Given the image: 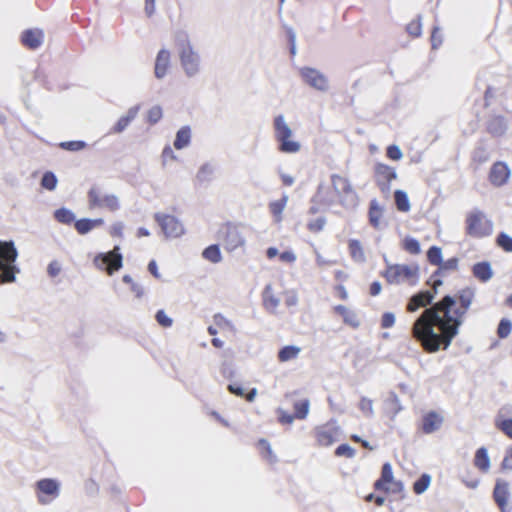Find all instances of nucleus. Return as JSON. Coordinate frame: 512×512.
Segmentation results:
<instances>
[{
	"instance_id": "20",
	"label": "nucleus",
	"mask_w": 512,
	"mask_h": 512,
	"mask_svg": "<svg viewBox=\"0 0 512 512\" xmlns=\"http://www.w3.org/2000/svg\"><path fill=\"white\" fill-rule=\"evenodd\" d=\"M43 39L44 34L40 29H27L21 34V43L31 50L39 48L43 43Z\"/></svg>"
},
{
	"instance_id": "47",
	"label": "nucleus",
	"mask_w": 512,
	"mask_h": 512,
	"mask_svg": "<svg viewBox=\"0 0 512 512\" xmlns=\"http://www.w3.org/2000/svg\"><path fill=\"white\" fill-rule=\"evenodd\" d=\"M100 208H107L110 211H116L119 208L118 199L114 195H104Z\"/></svg>"
},
{
	"instance_id": "62",
	"label": "nucleus",
	"mask_w": 512,
	"mask_h": 512,
	"mask_svg": "<svg viewBox=\"0 0 512 512\" xmlns=\"http://www.w3.org/2000/svg\"><path fill=\"white\" fill-rule=\"evenodd\" d=\"M395 323V316L391 312H386L382 315L381 318V327L384 329L390 328Z\"/></svg>"
},
{
	"instance_id": "50",
	"label": "nucleus",
	"mask_w": 512,
	"mask_h": 512,
	"mask_svg": "<svg viewBox=\"0 0 512 512\" xmlns=\"http://www.w3.org/2000/svg\"><path fill=\"white\" fill-rule=\"evenodd\" d=\"M162 109L160 106H153L147 112V122L151 125L156 124L162 118Z\"/></svg>"
},
{
	"instance_id": "22",
	"label": "nucleus",
	"mask_w": 512,
	"mask_h": 512,
	"mask_svg": "<svg viewBox=\"0 0 512 512\" xmlns=\"http://www.w3.org/2000/svg\"><path fill=\"white\" fill-rule=\"evenodd\" d=\"M170 66V52L168 50L162 49L158 52L156 60H155V68L154 73L157 78H163L169 69Z\"/></svg>"
},
{
	"instance_id": "8",
	"label": "nucleus",
	"mask_w": 512,
	"mask_h": 512,
	"mask_svg": "<svg viewBox=\"0 0 512 512\" xmlns=\"http://www.w3.org/2000/svg\"><path fill=\"white\" fill-rule=\"evenodd\" d=\"M154 218L168 238H178L185 232L183 224L175 216L156 213Z\"/></svg>"
},
{
	"instance_id": "7",
	"label": "nucleus",
	"mask_w": 512,
	"mask_h": 512,
	"mask_svg": "<svg viewBox=\"0 0 512 512\" xmlns=\"http://www.w3.org/2000/svg\"><path fill=\"white\" fill-rule=\"evenodd\" d=\"M218 235L227 251H233L244 244L239 226L234 223L227 222L223 224L218 231Z\"/></svg>"
},
{
	"instance_id": "9",
	"label": "nucleus",
	"mask_w": 512,
	"mask_h": 512,
	"mask_svg": "<svg viewBox=\"0 0 512 512\" xmlns=\"http://www.w3.org/2000/svg\"><path fill=\"white\" fill-rule=\"evenodd\" d=\"M437 267V270L427 280V285L433 290H438L443 285L442 278L446 277L449 272L458 270L459 259L457 257L449 258L446 261H442Z\"/></svg>"
},
{
	"instance_id": "38",
	"label": "nucleus",
	"mask_w": 512,
	"mask_h": 512,
	"mask_svg": "<svg viewBox=\"0 0 512 512\" xmlns=\"http://www.w3.org/2000/svg\"><path fill=\"white\" fill-rule=\"evenodd\" d=\"M287 197L284 196L277 201H273L269 204V209L271 214L274 216L276 222H280L282 220V212L286 206Z\"/></svg>"
},
{
	"instance_id": "1",
	"label": "nucleus",
	"mask_w": 512,
	"mask_h": 512,
	"mask_svg": "<svg viewBox=\"0 0 512 512\" xmlns=\"http://www.w3.org/2000/svg\"><path fill=\"white\" fill-rule=\"evenodd\" d=\"M476 300V288L465 286L425 309L412 326V335L427 353L446 350L458 335Z\"/></svg>"
},
{
	"instance_id": "14",
	"label": "nucleus",
	"mask_w": 512,
	"mask_h": 512,
	"mask_svg": "<svg viewBox=\"0 0 512 512\" xmlns=\"http://www.w3.org/2000/svg\"><path fill=\"white\" fill-rule=\"evenodd\" d=\"M299 74L303 81L310 87L320 91H325L328 89L327 77L317 69L311 67H302L299 70Z\"/></svg>"
},
{
	"instance_id": "54",
	"label": "nucleus",
	"mask_w": 512,
	"mask_h": 512,
	"mask_svg": "<svg viewBox=\"0 0 512 512\" xmlns=\"http://www.w3.org/2000/svg\"><path fill=\"white\" fill-rule=\"evenodd\" d=\"M387 404L389 405L392 416H395L402 409L399 398L395 393L390 394Z\"/></svg>"
},
{
	"instance_id": "6",
	"label": "nucleus",
	"mask_w": 512,
	"mask_h": 512,
	"mask_svg": "<svg viewBox=\"0 0 512 512\" xmlns=\"http://www.w3.org/2000/svg\"><path fill=\"white\" fill-rule=\"evenodd\" d=\"M382 275L389 284H398L405 280H413L414 282L418 278V267L393 264L387 266Z\"/></svg>"
},
{
	"instance_id": "27",
	"label": "nucleus",
	"mask_w": 512,
	"mask_h": 512,
	"mask_svg": "<svg viewBox=\"0 0 512 512\" xmlns=\"http://www.w3.org/2000/svg\"><path fill=\"white\" fill-rule=\"evenodd\" d=\"M334 312L343 318V322L352 328H358L360 321L357 315L343 305H337L333 308Z\"/></svg>"
},
{
	"instance_id": "29",
	"label": "nucleus",
	"mask_w": 512,
	"mask_h": 512,
	"mask_svg": "<svg viewBox=\"0 0 512 512\" xmlns=\"http://www.w3.org/2000/svg\"><path fill=\"white\" fill-rule=\"evenodd\" d=\"M472 273L481 282H486L492 277V270L488 262L476 263L472 267Z\"/></svg>"
},
{
	"instance_id": "25",
	"label": "nucleus",
	"mask_w": 512,
	"mask_h": 512,
	"mask_svg": "<svg viewBox=\"0 0 512 512\" xmlns=\"http://www.w3.org/2000/svg\"><path fill=\"white\" fill-rule=\"evenodd\" d=\"M473 464L482 473H487L489 471L490 458L485 447H480L476 450Z\"/></svg>"
},
{
	"instance_id": "55",
	"label": "nucleus",
	"mask_w": 512,
	"mask_h": 512,
	"mask_svg": "<svg viewBox=\"0 0 512 512\" xmlns=\"http://www.w3.org/2000/svg\"><path fill=\"white\" fill-rule=\"evenodd\" d=\"M326 220L323 217L316 218L314 220H311L307 224V228L310 232L318 233L320 232L324 226H325Z\"/></svg>"
},
{
	"instance_id": "34",
	"label": "nucleus",
	"mask_w": 512,
	"mask_h": 512,
	"mask_svg": "<svg viewBox=\"0 0 512 512\" xmlns=\"http://www.w3.org/2000/svg\"><path fill=\"white\" fill-rule=\"evenodd\" d=\"M228 390L236 396L244 397L248 402H252L257 393L255 388L251 389L248 393H245L244 388L238 383L229 384Z\"/></svg>"
},
{
	"instance_id": "24",
	"label": "nucleus",
	"mask_w": 512,
	"mask_h": 512,
	"mask_svg": "<svg viewBox=\"0 0 512 512\" xmlns=\"http://www.w3.org/2000/svg\"><path fill=\"white\" fill-rule=\"evenodd\" d=\"M138 112H139V106L131 107L127 111L126 115H124L118 119L116 124L111 129V132L117 134V133H121L122 131H124L129 126V124L136 118Z\"/></svg>"
},
{
	"instance_id": "44",
	"label": "nucleus",
	"mask_w": 512,
	"mask_h": 512,
	"mask_svg": "<svg viewBox=\"0 0 512 512\" xmlns=\"http://www.w3.org/2000/svg\"><path fill=\"white\" fill-rule=\"evenodd\" d=\"M55 218L58 222L63 224H71L72 222H75L74 214L70 210L65 208L56 210Z\"/></svg>"
},
{
	"instance_id": "57",
	"label": "nucleus",
	"mask_w": 512,
	"mask_h": 512,
	"mask_svg": "<svg viewBox=\"0 0 512 512\" xmlns=\"http://www.w3.org/2000/svg\"><path fill=\"white\" fill-rule=\"evenodd\" d=\"M386 156L391 160L398 161L402 158L403 154L398 146L390 145L386 149Z\"/></svg>"
},
{
	"instance_id": "49",
	"label": "nucleus",
	"mask_w": 512,
	"mask_h": 512,
	"mask_svg": "<svg viewBox=\"0 0 512 512\" xmlns=\"http://www.w3.org/2000/svg\"><path fill=\"white\" fill-rule=\"evenodd\" d=\"M56 185V176L52 172H46L41 179V186L47 190H54Z\"/></svg>"
},
{
	"instance_id": "42",
	"label": "nucleus",
	"mask_w": 512,
	"mask_h": 512,
	"mask_svg": "<svg viewBox=\"0 0 512 512\" xmlns=\"http://www.w3.org/2000/svg\"><path fill=\"white\" fill-rule=\"evenodd\" d=\"M427 260L430 264L438 266L442 260V250L438 246H432L427 251Z\"/></svg>"
},
{
	"instance_id": "3",
	"label": "nucleus",
	"mask_w": 512,
	"mask_h": 512,
	"mask_svg": "<svg viewBox=\"0 0 512 512\" xmlns=\"http://www.w3.org/2000/svg\"><path fill=\"white\" fill-rule=\"evenodd\" d=\"M18 256V252L14 246V243L1 242L0 241V282L10 283L15 280V273L17 268L14 265Z\"/></svg>"
},
{
	"instance_id": "64",
	"label": "nucleus",
	"mask_w": 512,
	"mask_h": 512,
	"mask_svg": "<svg viewBox=\"0 0 512 512\" xmlns=\"http://www.w3.org/2000/svg\"><path fill=\"white\" fill-rule=\"evenodd\" d=\"M462 481L468 488H471V489L476 488L480 482L478 478L470 476V475L463 477Z\"/></svg>"
},
{
	"instance_id": "56",
	"label": "nucleus",
	"mask_w": 512,
	"mask_h": 512,
	"mask_svg": "<svg viewBox=\"0 0 512 512\" xmlns=\"http://www.w3.org/2000/svg\"><path fill=\"white\" fill-rule=\"evenodd\" d=\"M335 455L352 458L355 455V450L352 447H350L348 444H341L336 448Z\"/></svg>"
},
{
	"instance_id": "5",
	"label": "nucleus",
	"mask_w": 512,
	"mask_h": 512,
	"mask_svg": "<svg viewBox=\"0 0 512 512\" xmlns=\"http://www.w3.org/2000/svg\"><path fill=\"white\" fill-rule=\"evenodd\" d=\"M376 491L386 494H398L403 491V485L400 481L396 480L393 475V469L389 462L382 465L381 475L373 485Z\"/></svg>"
},
{
	"instance_id": "48",
	"label": "nucleus",
	"mask_w": 512,
	"mask_h": 512,
	"mask_svg": "<svg viewBox=\"0 0 512 512\" xmlns=\"http://www.w3.org/2000/svg\"><path fill=\"white\" fill-rule=\"evenodd\" d=\"M408 34L414 38L419 37L422 32V25L419 18L413 19L406 26Z\"/></svg>"
},
{
	"instance_id": "52",
	"label": "nucleus",
	"mask_w": 512,
	"mask_h": 512,
	"mask_svg": "<svg viewBox=\"0 0 512 512\" xmlns=\"http://www.w3.org/2000/svg\"><path fill=\"white\" fill-rule=\"evenodd\" d=\"M60 148L67 150V151H79L86 147V143L84 141H66L61 142L59 144Z\"/></svg>"
},
{
	"instance_id": "59",
	"label": "nucleus",
	"mask_w": 512,
	"mask_h": 512,
	"mask_svg": "<svg viewBox=\"0 0 512 512\" xmlns=\"http://www.w3.org/2000/svg\"><path fill=\"white\" fill-rule=\"evenodd\" d=\"M500 466L504 471L512 470V445L506 449L505 456Z\"/></svg>"
},
{
	"instance_id": "51",
	"label": "nucleus",
	"mask_w": 512,
	"mask_h": 512,
	"mask_svg": "<svg viewBox=\"0 0 512 512\" xmlns=\"http://www.w3.org/2000/svg\"><path fill=\"white\" fill-rule=\"evenodd\" d=\"M512 330V323L508 319H502L497 328V335L499 338H506Z\"/></svg>"
},
{
	"instance_id": "43",
	"label": "nucleus",
	"mask_w": 512,
	"mask_h": 512,
	"mask_svg": "<svg viewBox=\"0 0 512 512\" xmlns=\"http://www.w3.org/2000/svg\"><path fill=\"white\" fill-rule=\"evenodd\" d=\"M431 478L428 474H423L413 485V491L415 494H422L430 485Z\"/></svg>"
},
{
	"instance_id": "46",
	"label": "nucleus",
	"mask_w": 512,
	"mask_h": 512,
	"mask_svg": "<svg viewBox=\"0 0 512 512\" xmlns=\"http://www.w3.org/2000/svg\"><path fill=\"white\" fill-rule=\"evenodd\" d=\"M496 244L505 252H512V237L501 232L496 238Z\"/></svg>"
},
{
	"instance_id": "35",
	"label": "nucleus",
	"mask_w": 512,
	"mask_h": 512,
	"mask_svg": "<svg viewBox=\"0 0 512 512\" xmlns=\"http://www.w3.org/2000/svg\"><path fill=\"white\" fill-rule=\"evenodd\" d=\"M395 205L398 211L408 212L411 208L409 198L406 192L402 190H396L394 192Z\"/></svg>"
},
{
	"instance_id": "39",
	"label": "nucleus",
	"mask_w": 512,
	"mask_h": 512,
	"mask_svg": "<svg viewBox=\"0 0 512 512\" xmlns=\"http://www.w3.org/2000/svg\"><path fill=\"white\" fill-rule=\"evenodd\" d=\"M309 407L310 402L308 399H302L299 401H296L293 404L294 409V415L296 416V419L302 420L305 419L309 413Z\"/></svg>"
},
{
	"instance_id": "58",
	"label": "nucleus",
	"mask_w": 512,
	"mask_h": 512,
	"mask_svg": "<svg viewBox=\"0 0 512 512\" xmlns=\"http://www.w3.org/2000/svg\"><path fill=\"white\" fill-rule=\"evenodd\" d=\"M498 128H499L500 133H502L505 128L504 127V118L501 116L495 117L493 119V121L489 125V131L491 133H496V132H498Z\"/></svg>"
},
{
	"instance_id": "15",
	"label": "nucleus",
	"mask_w": 512,
	"mask_h": 512,
	"mask_svg": "<svg viewBox=\"0 0 512 512\" xmlns=\"http://www.w3.org/2000/svg\"><path fill=\"white\" fill-rule=\"evenodd\" d=\"M37 497L41 504H47L59 494V484L56 480L45 478L36 483Z\"/></svg>"
},
{
	"instance_id": "40",
	"label": "nucleus",
	"mask_w": 512,
	"mask_h": 512,
	"mask_svg": "<svg viewBox=\"0 0 512 512\" xmlns=\"http://www.w3.org/2000/svg\"><path fill=\"white\" fill-rule=\"evenodd\" d=\"M402 248L412 255H417L421 252L418 240L412 237H406L402 242Z\"/></svg>"
},
{
	"instance_id": "26",
	"label": "nucleus",
	"mask_w": 512,
	"mask_h": 512,
	"mask_svg": "<svg viewBox=\"0 0 512 512\" xmlns=\"http://www.w3.org/2000/svg\"><path fill=\"white\" fill-rule=\"evenodd\" d=\"M214 325L208 327V333L215 336L219 332L233 331V325L221 314H216L213 317Z\"/></svg>"
},
{
	"instance_id": "45",
	"label": "nucleus",
	"mask_w": 512,
	"mask_h": 512,
	"mask_svg": "<svg viewBox=\"0 0 512 512\" xmlns=\"http://www.w3.org/2000/svg\"><path fill=\"white\" fill-rule=\"evenodd\" d=\"M495 426L503 432L508 438L512 439V419H496Z\"/></svg>"
},
{
	"instance_id": "10",
	"label": "nucleus",
	"mask_w": 512,
	"mask_h": 512,
	"mask_svg": "<svg viewBox=\"0 0 512 512\" xmlns=\"http://www.w3.org/2000/svg\"><path fill=\"white\" fill-rule=\"evenodd\" d=\"M373 172L374 180L379 189L382 192L389 191L392 181L397 178L395 168L385 163L378 162L374 165Z\"/></svg>"
},
{
	"instance_id": "19",
	"label": "nucleus",
	"mask_w": 512,
	"mask_h": 512,
	"mask_svg": "<svg viewBox=\"0 0 512 512\" xmlns=\"http://www.w3.org/2000/svg\"><path fill=\"white\" fill-rule=\"evenodd\" d=\"M510 177V170L506 163L495 162L489 172V181L493 186L500 187L507 183Z\"/></svg>"
},
{
	"instance_id": "17",
	"label": "nucleus",
	"mask_w": 512,
	"mask_h": 512,
	"mask_svg": "<svg viewBox=\"0 0 512 512\" xmlns=\"http://www.w3.org/2000/svg\"><path fill=\"white\" fill-rule=\"evenodd\" d=\"M438 293V290H427V291H420L416 294H414L407 306L406 310L408 312H415L420 308H426L427 306L431 305L433 299L435 298L436 294Z\"/></svg>"
},
{
	"instance_id": "41",
	"label": "nucleus",
	"mask_w": 512,
	"mask_h": 512,
	"mask_svg": "<svg viewBox=\"0 0 512 512\" xmlns=\"http://www.w3.org/2000/svg\"><path fill=\"white\" fill-rule=\"evenodd\" d=\"M102 197L100 191L96 187H92L88 192V203L90 209L100 208L102 203Z\"/></svg>"
},
{
	"instance_id": "33",
	"label": "nucleus",
	"mask_w": 512,
	"mask_h": 512,
	"mask_svg": "<svg viewBox=\"0 0 512 512\" xmlns=\"http://www.w3.org/2000/svg\"><path fill=\"white\" fill-rule=\"evenodd\" d=\"M369 222L374 228H378L382 218V208L378 205L376 200H372L369 206Z\"/></svg>"
},
{
	"instance_id": "11",
	"label": "nucleus",
	"mask_w": 512,
	"mask_h": 512,
	"mask_svg": "<svg viewBox=\"0 0 512 512\" xmlns=\"http://www.w3.org/2000/svg\"><path fill=\"white\" fill-rule=\"evenodd\" d=\"M94 262L99 268H104L109 275H112L122 267V255L119 253V247L116 246L108 253L97 255Z\"/></svg>"
},
{
	"instance_id": "23",
	"label": "nucleus",
	"mask_w": 512,
	"mask_h": 512,
	"mask_svg": "<svg viewBox=\"0 0 512 512\" xmlns=\"http://www.w3.org/2000/svg\"><path fill=\"white\" fill-rule=\"evenodd\" d=\"M103 224H104V220L102 218H97V219L83 218V219L76 220L74 222V227H75V230L78 232V234L85 235V234L89 233L91 230H93L94 228L102 226Z\"/></svg>"
},
{
	"instance_id": "37",
	"label": "nucleus",
	"mask_w": 512,
	"mask_h": 512,
	"mask_svg": "<svg viewBox=\"0 0 512 512\" xmlns=\"http://www.w3.org/2000/svg\"><path fill=\"white\" fill-rule=\"evenodd\" d=\"M202 256L205 260L211 263H219L222 260L220 248L218 245L213 244L205 248L202 252Z\"/></svg>"
},
{
	"instance_id": "16",
	"label": "nucleus",
	"mask_w": 512,
	"mask_h": 512,
	"mask_svg": "<svg viewBox=\"0 0 512 512\" xmlns=\"http://www.w3.org/2000/svg\"><path fill=\"white\" fill-rule=\"evenodd\" d=\"M179 57L181 64L187 73V75L192 76L198 71L199 67V59L197 54L193 51L189 41L186 39V43L181 45V49L179 52Z\"/></svg>"
},
{
	"instance_id": "30",
	"label": "nucleus",
	"mask_w": 512,
	"mask_h": 512,
	"mask_svg": "<svg viewBox=\"0 0 512 512\" xmlns=\"http://www.w3.org/2000/svg\"><path fill=\"white\" fill-rule=\"evenodd\" d=\"M191 140V130L188 126L182 127L176 134L174 140V147L178 150L185 148L189 145Z\"/></svg>"
},
{
	"instance_id": "28",
	"label": "nucleus",
	"mask_w": 512,
	"mask_h": 512,
	"mask_svg": "<svg viewBox=\"0 0 512 512\" xmlns=\"http://www.w3.org/2000/svg\"><path fill=\"white\" fill-rule=\"evenodd\" d=\"M263 305L266 310L270 312H275L277 307L279 306L280 299L274 293L272 286L267 285L262 294Z\"/></svg>"
},
{
	"instance_id": "53",
	"label": "nucleus",
	"mask_w": 512,
	"mask_h": 512,
	"mask_svg": "<svg viewBox=\"0 0 512 512\" xmlns=\"http://www.w3.org/2000/svg\"><path fill=\"white\" fill-rule=\"evenodd\" d=\"M358 407L360 411L366 416H372L373 414V401L367 397H361Z\"/></svg>"
},
{
	"instance_id": "31",
	"label": "nucleus",
	"mask_w": 512,
	"mask_h": 512,
	"mask_svg": "<svg viewBox=\"0 0 512 512\" xmlns=\"http://www.w3.org/2000/svg\"><path fill=\"white\" fill-rule=\"evenodd\" d=\"M259 453L268 463L274 464L277 461L276 455L273 453L269 442L266 439H260L257 443Z\"/></svg>"
},
{
	"instance_id": "36",
	"label": "nucleus",
	"mask_w": 512,
	"mask_h": 512,
	"mask_svg": "<svg viewBox=\"0 0 512 512\" xmlns=\"http://www.w3.org/2000/svg\"><path fill=\"white\" fill-rule=\"evenodd\" d=\"M300 353V348L296 346H284L281 348L278 352V360L279 362H287L292 359L297 358L298 354Z\"/></svg>"
},
{
	"instance_id": "13",
	"label": "nucleus",
	"mask_w": 512,
	"mask_h": 512,
	"mask_svg": "<svg viewBox=\"0 0 512 512\" xmlns=\"http://www.w3.org/2000/svg\"><path fill=\"white\" fill-rule=\"evenodd\" d=\"M331 184L332 188L338 198V201L341 205H346L349 197L356 198V194L346 177H343L338 174H333L331 176Z\"/></svg>"
},
{
	"instance_id": "12",
	"label": "nucleus",
	"mask_w": 512,
	"mask_h": 512,
	"mask_svg": "<svg viewBox=\"0 0 512 512\" xmlns=\"http://www.w3.org/2000/svg\"><path fill=\"white\" fill-rule=\"evenodd\" d=\"M313 435L318 446L328 447L337 441L339 435V427L334 423H326L315 427Z\"/></svg>"
},
{
	"instance_id": "32",
	"label": "nucleus",
	"mask_w": 512,
	"mask_h": 512,
	"mask_svg": "<svg viewBox=\"0 0 512 512\" xmlns=\"http://www.w3.org/2000/svg\"><path fill=\"white\" fill-rule=\"evenodd\" d=\"M348 249L351 258L357 262L365 261V254L362 245L359 240L351 239L348 242Z\"/></svg>"
},
{
	"instance_id": "2",
	"label": "nucleus",
	"mask_w": 512,
	"mask_h": 512,
	"mask_svg": "<svg viewBox=\"0 0 512 512\" xmlns=\"http://www.w3.org/2000/svg\"><path fill=\"white\" fill-rule=\"evenodd\" d=\"M494 225L491 219L479 209L466 214L465 234L473 239H483L492 235Z\"/></svg>"
},
{
	"instance_id": "4",
	"label": "nucleus",
	"mask_w": 512,
	"mask_h": 512,
	"mask_svg": "<svg viewBox=\"0 0 512 512\" xmlns=\"http://www.w3.org/2000/svg\"><path fill=\"white\" fill-rule=\"evenodd\" d=\"M275 139L279 143V151L283 153H297L301 149L298 141L293 139V132L285 122L283 115L274 118Z\"/></svg>"
},
{
	"instance_id": "60",
	"label": "nucleus",
	"mask_w": 512,
	"mask_h": 512,
	"mask_svg": "<svg viewBox=\"0 0 512 512\" xmlns=\"http://www.w3.org/2000/svg\"><path fill=\"white\" fill-rule=\"evenodd\" d=\"M212 167L209 165H203L197 173V178L199 181L204 182L208 181L212 175Z\"/></svg>"
},
{
	"instance_id": "18",
	"label": "nucleus",
	"mask_w": 512,
	"mask_h": 512,
	"mask_svg": "<svg viewBox=\"0 0 512 512\" xmlns=\"http://www.w3.org/2000/svg\"><path fill=\"white\" fill-rule=\"evenodd\" d=\"M509 498V483L498 479L493 490V499L501 512H510L508 509Z\"/></svg>"
},
{
	"instance_id": "61",
	"label": "nucleus",
	"mask_w": 512,
	"mask_h": 512,
	"mask_svg": "<svg viewBox=\"0 0 512 512\" xmlns=\"http://www.w3.org/2000/svg\"><path fill=\"white\" fill-rule=\"evenodd\" d=\"M156 320L162 327H170L172 325V319L169 318L163 310H159L156 313Z\"/></svg>"
},
{
	"instance_id": "21",
	"label": "nucleus",
	"mask_w": 512,
	"mask_h": 512,
	"mask_svg": "<svg viewBox=\"0 0 512 512\" xmlns=\"http://www.w3.org/2000/svg\"><path fill=\"white\" fill-rule=\"evenodd\" d=\"M443 418L435 411H430L422 418L421 430L425 434L435 432L442 425Z\"/></svg>"
},
{
	"instance_id": "63",
	"label": "nucleus",
	"mask_w": 512,
	"mask_h": 512,
	"mask_svg": "<svg viewBox=\"0 0 512 512\" xmlns=\"http://www.w3.org/2000/svg\"><path fill=\"white\" fill-rule=\"evenodd\" d=\"M296 419L294 414H289L283 410L279 411L278 420L281 424L288 425L291 424Z\"/></svg>"
}]
</instances>
